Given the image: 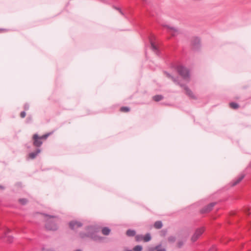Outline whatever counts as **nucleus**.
Masks as SVG:
<instances>
[{
	"label": "nucleus",
	"instance_id": "nucleus-1",
	"mask_svg": "<svg viewBox=\"0 0 251 251\" xmlns=\"http://www.w3.org/2000/svg\"><path fill=\"white\" fill-rule=\"evenodd\" d=\"M40 214L44 216L46 222L45 227L47 230L55 231L58 229L56 222L59 221L58 217L48 215L44 213Z\"/></svg>",
	"mask_w": 251,
	"mask_h": 251
},
{
	"label": "nucleus",
	"instance_id": "nucleus-2",
	"mask_svg": "<svg viewBox=\"0 0 251 251\" xmlns=\"http://www.w3.org/2000/svg\"><path fill=\"white\" fill-rule=\"evenodd\" d=\"M164 73L169 78L171 79L175 83L179 85L181 87L183 88L186 91V94L191 99L196 100L197 97L193 94V92L188 88L187 86L183 84L178 81V78L177 77H174L170 73L166 71H164Z\"/></svg>",
	"mask_w": 251,
	"mask_h": 251
},
{
	"label": "nucleus",
	"instance_id": "nucleus-3",
	"mask_svg": "<svg viewBox=\"0 0 251 251\" xmlns=\"http://www.w3.org/2000/svg\"><path fill=\"white\" fill-rule=\"evenodd\" d=\"M85 230L88 233L89 238H90L94 241L101 242L104 239L103 237L98 235V229L95 226H87L85 228Z\"/></svg>",
	"mask_w": 251,
	"mask_h": 251
},
{
	"label": "nucleus",
	"instance_id": "nucleus-4",
	"mask_svg": "<svg viewBox=\"0 0 251 251\" xmlns=\"http://www.w3.org/2000/svg\"><path fill=\"white\" fill-rule=\"evenodd\" d=\"M176 69L179 75L183 79L188 80L190 78V71L187 68L180 65L177 66Z\"/></svg>",
	"mask_w": 251,
	"mask_h": 251
},
{
	"label": "nucleus",
	"instance_id": "nucleus-5",
	"mask_svg": "<svg viewBox=\"0 0 251 251\" xmlns=\"http://www.w3.org/2000/svg\"><path fill=\"white\" fill-rule=\"evenodd\" d=\"M204 231V228L203 227H201L200 228H197L194 234L191 237V240L193 242H196L199 238L202 235Z\"/></svg>",
	"mask_w": 251,
	"mask_h": 251
},
{
	"label": "nucleus",
	"instance_id": "nucleus-6",
	"mask_svg": "<svg viewBox=\"0 0 251 251\" xmlns=\"http://www.w3.org/2000/svg\"><path fill=\"white\" fill-rule=\"evenodd\" d=\"M191 45L194 50H199L201 47L200 39L197 37H194L192 40Z\"/></svg>",
	"mask_w": 251,
	"mask_h": 251
},
{
	"label": "nucleus",
	"instance_id": "nucleus-7",
	"mask_svg": "<svg viewBox=\"0 0 251 251\" xmlns=\"http://www.w3.org/2000/svg\"><path fill=\"white\" fill-rule=\"evenodd\" d=\"M69 227L72 230H75L82 226L83 224L76 220H73L69 223Z\"/></svg>",
	"mask_w": 251,
	"mask_h": 251
},
{
	"label": "nucleus",
	"instance_id": "nucleus-8",
	"mask_svg": "<svg viewBox=\"0 0 251 251\" xmlns=\"http://www.w3.org/2000/svg\"><path fill=\"white\" fill-rule=\"evenodd\" d=\"M3 235L1 236L2 238H6V241L9 243H11L13 241V237L12 236L8 235V233L10 232L9 228H5L3 230Z\"/></svg>",
	"mask_w": 251,
	"mask_h": 251
},
{
	"label": "nucleus",
	"instance_id": "nucleus-9",
	"mask_svg": "<svg viewBox=\"0 0 251 251\" xmlns=\"http://www.w3.org/2000/svg\"><path fill=\"white\" fill-rule=\"evenodd\" d=\"M216 202H215L210 203V204H208L207 205L205 206L203 208H202L201 210V213L203 214L210 212L212 209L213 207L216 205Z\"/></svg>",
	"mask_w": 251,
	"mask_h": 251
},
{
	"label": "nucleus",
	"instance_id": "nucleus-10",
	"mask_svg": "<svg viewBox=\"0 0 251 251\" xmlns=\"http://www.w3.org/2000/svg\"><path fill=\"white\" fill-rule=\"evenodd\" d=\"M33 138L34 139L33 145L37 147H40L42 145V141H41V139L38 136L37 134H35Z\"/></svg>",
	"mask_w": 251,
	"mask_h": 251
},
{
	"label": "nucleus",
	"instance_id": "nucleus-11",
	"mask_svg": "<svg viewBox=\"0 0 251 251\" xmlns=\"http://www.w3.org/2000/svg\"><path fill=\"white\" fill-rule=\"evenodd\" d=\"M151 49L157 55H159L160 51L157 47L155 45L151 37L150 38Z\"/></svg>",
	"mask_w": 251,
	"mask_h": 251
},
{
	"label": "nucleus",
	"instance_id": "nucleus-12",
	"mask_svg": "<svg viewBox=\"0 0 251 251\" xmlns=\"http://www.w3.org/2000/svg\"><path fill=\"white\" fill-rule=\"evenodd\" d=\"M41 152L40 149H37L35 151L30 152L28 154V158L31 159H33L37 156V155Z\"/></svg>",
	"mask_w": 251,
	"mask_h": 251
},
{
	"label": "nucleus",
	"instance_id": "nucleus-13",
	"mask_svg": "<svg viewBox=\"0 0 251 251\" xmlns=\"http://www.w3.org/2000/svg\"><path fill=\"white\" fill-rule=\"evenodd\" d=\"M166 26L168 29V32L172 34L173 36H175L178 32V30L174 27H171L169 25H166Z\"/></svg>",
	"mask_w": 251,
	"mask_h": 251
},
{
	"label": "nucleus",
	"instance_id": "nucleus-14",
	"mask_svg": "<svg viewBox=\"0 0 251 251\" xmlns=\"http://www.w3.org/2000/svg\"><path fill=\"white\" fill-rule=\"evenodd\" d=\"M244 177V175H241L238 178H237L235 180H234L232 183L231 185L232 186H235L238 183H239Z\"/></svg>",
	"mask_w": 251,
	"mask_h": 251
},
{
	"label": "nucleus",
	"instance_id": "nucleus-15",
	"mask_svg": "<svg viewBox=\"0 0 251 251\" xmlns=\"http://www.w3.org/2000/svg\"><path fill=\"white\" fill-rule=\"evenodd\" d=\"M126 234L128 237H133L136 235V231L134 229H129L126 231Z\"/></svg>",
	"mask_w": 251,
	"mask_h": 251
},
{
	"label": "nucleus",
	"instance_id": "nucleus-16",
	"mask_svg": "<svg viewBox=\"0 0 251 251\" xmlns=\"http://www.w3.org/2000/svg\"><path fill=\"white\" fill-rule=\"evenodd\" d=\"M111 229L108 227H104L101 229V232L104 235H108Z\"/></svg>",
	"mask_w": 251,
	"mask_h": 251
},
{
	"label": "nucleus",
	"instance_id": "nucleus-17",
	"mask_svg": "<svg viewBox=\"0 0 251 251\" xmlns=\"http://www.w3.org/2000/svg\"><path fill=\"white\" fill-rule=\"evenodd\" d=\"M162 226V222L161 221H156L154 224V227L156 229H160Z\"/></svg>",
	"mask_w": 251,
	"mask_h": 251
},
{
	"label": "nucleus",
	"instance_id": "nucleus-18",
	"mask_svg": "<svg viewBox=\"0 0 251 251\" xmlns=\"http://www.w3.org/2000/svg\"><path fill=\"white\" fill-rule=\"evenodd\" d=\"M163 98H164L163 96L161 95H157L154 96L152 97V99L155 101L158 102V101H159L160 100H163Z\"/></svg>",
	"mask_w": 251,
	"mask_h": 251
},
{
	"label": "nucleus",
	"instance_id": "nucleus-19",
	"mask_svg": "<svg viewBox=\"0 0 251 251\" xmlns=\"http://www.w3.org/2000/svg\"><path fill=\"white\" fill-rule=\"evenodd\" d=\"M176 241V237L174 235H171L168 238V241L170 244L174 243Z\"/></svg>",
	"mask_w": 251,
	"mask_h": 251
},
{
	"label": "nucleus",
	"instance_id": "nucleus-20",
	"mask_svg": "<svg viewBox=\"0 0 251 251\" xmlns=\"http://www.w3.org/2000/svg\"><path fill=\"white\" fill-rule=\"evenodd\" d=\"M144 241L145 242H149L151 239V235L150 233H147L145 236H143Z\"/></svg>",
	"mask_w": 251,
	"mask_h": 251
},
{
	"label": "nucleus",
	"instance_id": "nucleus-21",
	"mask_svg": "<svg viewBox=\"0 0 251 251\" xmlns=\"http://www.w3.org/2000/svg\"><path fill=\"white\" fill-rule=\"evenodd\" d=\"M186 239L178 240L177 242V247L179 249L181 248L182 246L184 245Z\"/></svg>",
	"mask_w": 251,
	"mask_h": 251
},
{
	"label": "nucleus",
	"instance_id": "nucleus-22",
	"mask_svg": "<svg viewBox=\"0 0 251 251\" xmlns=\"http://www.w3.org/2000/svg\"><path fill=\"white\" fill-rule=\"evenodd\" d=\"M229 105L231 108L235 109H237L239 106V105L238 103L234 102H230L229 103Z\"/></svg>",
	"mask_w": 251,
	"mask_h": 251
},
{
	"label": "nucleus",
	"instance_id": "nucleus-23",
	"mask_svg": "<svg viewBox=\"0 0 251 251\" xmlns=\"http://www.w3.org/2000/svg\"><path fill=\"white\" fill-rule=\"evenodd\" d=\"M79 236L82 239H84L85 237H89L87 232L86 233L84 232H80L79 233Z\"/></svg>",
	"mask_w": 251,
	"mask_h": 251
},
{
	"label": "nucleus",
	"instance_id": "nucleus-24",
	"mask_svg": "<svg viewBox=\"0 0 251 251\" xmlns=\"http://www.w3.org/2000/svg\"><path fill=\"white\" fill-rule=\"evenodd\" d=\"M120 110L122 112H127L129 111L130 108L127 106H122L121 107Z\"/></svg>",
	"mask_w": 251,
	"mask_h": 251
},
{
	"label": "nucleus",
	"instance_id": "nucleus-25",
	"mask_svg": "<svg viewBox=\"0 0 251 251\" xmlns=\"http://www.w3.org/2000/svg\"><path fill=\"white\" fill-rule=\"evenodd\" d=\"M143 249L142 246L141 245H137L134 247L133 250L134 251H142Z\"/></svg>",
	"mask_w": 251,
	"mask_h": 251
},
{
	"label": "nucleus",
	"instance_id": "nucleus-26",
	"mask_svg": "<svg viewBox=\"0 0 251 251\" xmlns=\"http://www.w3.org/2000/svg\"><path fill=\"white\" fill-rule=\"evenodd\" d=\"M19 201L22 205H25L27 202V200L25 198L20 199Z\"/></svg>",
	"mask_w": 251,
	"mask_h": 251
},
{
	"label": "nucleus",
	"instance_id": "nucleus-27",
	"mask_svg": "<svg viewBox=\"0 0 251 251\" xmlns=\"http://www.w3.org/2000/svg\"><path fill=\"white\" fill-rule=\"evenodd\" d=\"M52 133V132L46 133V134L40 136V139H41V140L42 139H46Z\"/></svg>",
	"mask_w": 251,
	"mask_h": 251
},
{
	"label": "nucleus",
	"instance_id": "nucleus-28",
	"mask_svg": "<svg viewBox=\"0 0 251 251\" xmlns=\"http://www.w3.org/2000/svg\"><path fill=\"white\" fill-rule=\"evenodd\" d=\"M161 245L160 244L155 247V249L156 250V251H166L165 248H161Z\"/></svg>",
	"mask_w": 251,
	"mask_h": 251
},
{
	"label": "nucleus",
	"instance_id": "nucleus-29",
	"mask_svg": "<svg viewBox=\"0 0 251 251\" xmlns=\"http://www.w3.org/2000/svg\"><path fill=\"white\" fill-rule=\"evenodd\" d=\"M143 240V236L142 235H137L136 236V240L138 242L141 241Z\"/></svg>",
	"mask_w": 251,
	"mask_h": 251
},
{
	"label": "nucleus",
	"instance_id": "nucleus-30",
	"mask_svg": "<svg viewBox=\"0 0 251 251\" xmlns=\"http://www.w3.org/2000/svg\"><path fill=\"white\" fill-rule=\"evenodd\" d=\"M167 230H161V235L163 237H164L166 236V234H167Z\"/></svg>",
	"mask_w": 251,
	"mask_h": 251
},
{
	"label": "nucleus",
	"instance_id": "nucleus-31",
	"mask_svg": "<svg viewBox=\"0 0 251 251\" xmlns=\"http://www.w3.org/2000/svg\"><path fill=\"white\" fill-rule=\"evenodd\" d=\"M42 251H55L53 249H46L45 247H43L42 249Z\"/></svg>",
	"mask_w": 251,
	"mask_h": 251
},
{
	"label": "nucleus",
	"instance_id": "nucleus-32",
	"mask_svg": "<svg viewBox=\"0 0 251 251\" xmlns=\"http://www.w3.org/2000/svg\"><path fill=\"white\" fill-rule=\"evenodd\" d=\"M29 108V105L28 103H25V105H24V108H25V110H28Z\"/></svg>",
	"mask_w": 251,
	"mask_h": 251
},
{
	"label": "nucleus",
	"instance_id": "nucleus-33",
	"mask_svg": "<svg viewBox=\"0 0 251 251\" xmlns=\"http://www.w3.org/2000/svg\"><path fill=\"white\" fill-rule=\"evenodd\" d=\"M25 115H26V113H25V111H22V112H21V114H20V116H21V117L22 118H25Z\"/></svg>",
	"mask_w": 251,
	"mask_h": 251
},
{
	"label": "nucleus",
	"instance_id": "nucleus-34",
	"mask_svg": "<svg viewBox=\"0 0 251 251\" xmlns=\"http://www.w3.org/2000/svg\"><path fill=\"white\" fill-rule=\"evenodd\" d=\"M114 8L115 9H116V10H118V11L120 12V13L122 15H124V13H123V12H122V10H121L120 8H119V7H115V6H114Z\"/></svg>",
	"mask_w": 251,
	"mask_h": 251
},
{
	"label": "nucleus",
	"instance_id": "nucleus-35",
	"mask_svg": "<svg viewBox=\"0 0 251 251\" xmlns=\"http://www.w3.org/2000/svg\"><path fill=\"white\" fill-rule=\"evenodd\" d=\"M209 251H216V248L215 246H212L209 250Z\"/></svg>",
	"mask_w": 251,
	"mask_h": 251
},
{
	"label": "nucleus",
	"instance_id": "nucleus-36",
	"mask_svg": "<svg viewBox=\"0 0 251 251\" xmlns=\"http://www.w3.org/2000/svg\"><path fill=\"white\" fill-rule=\"evenodd\" d=\"M0 189L1 190H4L5 189V187L0 184Z\"/></svg>",
	"mask_w": 251,
	"mask_h": 251
},
{
	"label": "nucleus",
	"instance_id": "nucleus-37",
	"mask_svg": "<svg viewBox=\"0 0 251 251\" xmlns=\"http://www.w3.org/2000/svg\"><path fill=\"white\" fill-rule=\"evenodd\" d=\"M155 250V248H152L150 250V251H154Z\"/></svg>",
	"mask_w": 251,
	"mask_h": 251
},
{
	"label": "nucleus",
	"instance_id": "nucleus-38",
	"mask_svg": "<svg viewBox=\"0 0 251 251\" xmlns=\"http://www.w3.org/2000/svg\"><path fill=\"white\" fill-rule=\"evenodd\" d=\"M6 30L4 28H0V31Z\"/></svg>",
	"mask_w": 251,
	"mask_h": 251
},
{
	"label": "nucleus",
	"instance_id": "nucleus-39",
	"mask_svg": "<svg viewBox=\"0 0 251 251\" xmlns=\"http://www.w3.org/2000/svg\"><path fill=\"white\" fill-rule=\"evenodd\" d=\"M75 251H81V250H80V249H78V250H75Z\"/></svg>",
	"mask_w": 251,
	"mask_h": 251
},
{
	"label": "nucleus",
	"instance_id": "nucleus-40",
	"mask_svg": "<svg viewBox=\"0 0 251 251\" xmlns=\"http://www.w3.org/2000/svg\"><path fill=\"white\" fill-rule=\"evenodd\" d=\"M126 251H132L131 250H127Z\"/></svg>",
	"mask_w": 251,
	"mask_h": 251
},
{
	"label": "nucleus",
	"instance_id": "nucleus-41",
	"mask_svg": "<svg viewBox=\"0 0 251 251\" xmlns=\"http://www.w3.org/2000/svg\"><path fill=\"white\" fill-rule=\"evenodd\" d=\"M249 166L251 167V162L250 163Z\"/></svg>",
	"mask_w": 251,
	"mask_h": 251
},
{
	"label": "nucleus",
	"instance_id": "nucleus-42",
	"mask_svg": "<svg viewBox=\"0 0 251 251\" xmlns=\"http://www.w3.org/2000/svg\"><path fill=\"white\" fill-rule=\"evenodd\" d=\"M30 120H31V118H29V119H28V121H30Z\"/></svg>",
	"mask_w": 251,
	"mask_h": 251
},
{
	"label": "nucleus",
	"instance_id": "nucleus-43",
	"mask_svg": "<svg viewBox=\"0 0 251 251\" xmlns=\"http://www.w3.org/2000/svg\"><path fill=\"white\" fill-rule=\"evenodd\" d=\"M30 120H31V118H29V119H28V121H30Z\"/></svg>",
	"mask_w": 251,
	"mask_h": 251
}]
</instances>
